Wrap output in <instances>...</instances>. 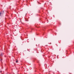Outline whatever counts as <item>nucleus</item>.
Here are the masks:
<instances>
[{
  "label": "nucleus",
  "instance_id": "nucleus-4",
  "mask_svg": "<svg viewBox=\"0 0 74 74\" xmlns=\"http://www.w3.org/2000/svg\"><path fill=\"white\" fill-rule=\"evenodd\" d=\"M1 60H2V59H1Z\"/></svg>",
  "mask_w": 74,
  "mask_h": 74
},
{
  "label": "nucleus",
  "instance_id": "nucleus-2",
  "mask_svg": "<svg viewBox=\"0 0 74 74\" xmlns=\"http://www.w3.org/2000/svg\"><path fill=\"white\" fill-rule=\"evenodd\" d=\"M18 61L16 60V63H18Z\"/></svg>",
  "mask_w": 74,
  "mask_h": 74
},
{
  "label": "nucleus",
  "instance_id": "nucleus-1",
  "mask_svg": "<svg viewBox=\"0 0 74 74\" xmlns=\"http://www.w3.org/2000/svg\"><path fill=\"white\" fill-rule=\"evenodd\" d=\"M3 53H1V54L0 55V58H1V57H2V56H3Z\"/></svg>",
  "mask_w": 74,
  "mask_h": 74
},
{
  "label": "nucleus",
  "instance_id": "nucleus-3",
  "mask_svg": "<svg viewBox=\"0 0 74 74\" xmlns=\"http://www.w3.org/2000/svg\"><path fill=\"white\" fill-rule=\"evenodd\" d=\"M1 13H0V15H1Z\"/></svg>",
  "mask_w": 74,
  "mask_h": 74
}]
</instances>
